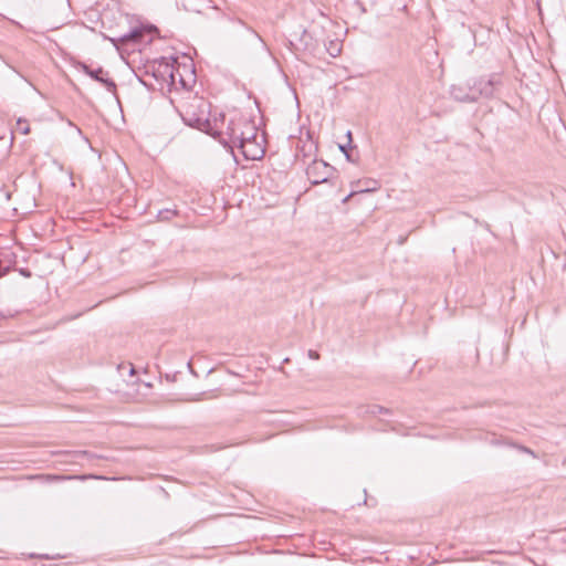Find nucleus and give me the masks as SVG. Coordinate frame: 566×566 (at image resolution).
Masks as SVG:
<instances>
[{"label":"nucleus","instance_id":"obj_1","mask_svg":"<svg viewBox=\"0 0 566 566\" xmlns=\"http://www.w3.org/2000/svg\"><path fill=\"white\" fill-rule=\"evenodd\" d=\"M337 170L324 160L314 159L306 168V176L313 186L332 182Z\"/></svg>","mask_w":566,"mask_h":566},{"label":"nucleus","instance_id":"obj_8","mask_svg":"<svg viewBox=\"0 0 566 566\" xmlns=\"http://www.w3.org/2000/svg\"><path fill=\"white\" fill-rule=\"evenodd\" d=\"M247 126L244 127V136L242 137V144L256 140L261 138L259 135V129L255 123L252 119H249Z\"/></svg>","mask_w":566,"mask_h":566},{"label":"nucleus","instance_id":"obj_23","mask_svg":"<svg viewBox=\"0 0 566 566\" xmlns=\"http://www.w3.org/2000/svg\"><path fill=\"white\" fill-rule=\"evenodd\" d=\"M21 274H23L27 277L31 275V273L28 270H21Z\"/></svg>","mask_w":566,"mask_h":566},{"label":"nucleus","instance_id":"obj_9","mask_svg":"<svg viewBox=\"0 0 566 566\" xmlns=\"http://www.w3.org/2000/svg\"><path fill=\"white\" fill-rule=\"evenodd\" d=\"M159 72L161 73L163 77L168 76L171 83L176 82L174 65L166 59H163V61L159 63Z\"/></svg>","mask_w":566,"mask_h":566},{"label":"nucleus","instance_id":"obj_10","mask_svg":"<svg viewBox=\"0 0 566 566\" xmlns=\"http://www.w3.org/2000/svg\"><path fill=\"white\" fill-rule=\"evenodd\" d=\"M143 38V31L142 30H138V29H135L126 34H124L122 38H120V41L123 43H128V42H139Z\"/></svg>","mask_w":566,"mask_h":566},{"label":"nucleus","instance_id":"obj_3","mask_svg":"<svg viewBox=\"0 0 566 566\" xmlns=\"http://www.w3.org/2000/svg\"><path fill=\"white\" fill-rule=\"evenodd\" d=\"M77 69L81 70L86 75H88L91 78L103 84L108 92H111V93L116 92L117 86H116L115 82L112 78H109L108 76H104V75H107V73L103 70V67L99 66L94 70V69H91L87 64L80 62L77 64Z\"/></svg>","mask_w":566,"mask_h":566},{"label":"nucleus","instance_id":"obj_4","mask_svg":"<svg viewBox=\"0 0 566 566\" xmlns=\"http://www.w3.org/2000/svg\"><path fill=\"white\" fill-rule=\"evenodd\" d=\"M499 83L500 80L495 75L488 80L480 78L479 81H475L474 84L471 86L472 93L474 95V102L478 101L480 97H491L494 93L495 86Z\"/></svg>","mask_w":566,"mask_h":566},{"label":"nucleus","instance_id":"obj_7","mask_svg":"<svg viewBox=\"0 0 566 566\" xmlns=\"http://www.w3.org/2000/svg\"><path fill=\"white\" fill-rule=\"evenodd\" d=\"M450 94L452 98L459 102H474V95L472 93L471 86H462V85H452L450 88Z\"/></svg>","mask_w":566,"mask_h":566},{"label":"nucleus","instance_id":"obj_6","mask_svg":"<svg viewBox=\"0 0 566 566\" xmlns=\"http://www.w3.org/2000/svg\"><path fill=\"white\" fill-rule=\"evenodd\" d=\"M184 122L193 128H197L199 130L213 134L211 132V125L210 122L205 115H196L195 113H190L189 111H186V113L182 115Z\"/></svg>","mask_w":566,"mask_h":566},{"label":"nucleus","instance_id":"obj_20","mask_svg":"<svg viewBox=\"0 0 566 566\" xmlns=\"http://www.w3.org/2000/svg\"><path fill=\"white\" fill-rule=\"evenodd\" d=\"M377 411H378V412H382V411H385V409H384L382 407H379V406H375V407H373L371 412H373V413H376Z\"/></svg>","mask_w":566,"mask_h":566},{"label":"nucleus","instance_id":"obj_26","mask_svg":"<svg viewBox=\"0 0 566 566\" xmlns=\"http://www.w3.org/2000/svg\"><path fill=\"white\" fill-rule=\"evenodd\" d=\"M135 371L134 367L130 368V375H133Z\"/></svg>","mask_w":566,"mask_h":566},{"label":"nucleus","instance_id":"obj_15","mask_svg":"<svg viewBox=\"0 0 566 566\" xmlns=\"http://www.w3.org/2000/svg\"><path fill=\"white\" fill-rule=\"evenodd\" d=\"M247 30L250 33V35L253 39H255L262 46L265 45L263 39L261 38V35L256 31H254L252 28H249V27H247Z\"/></svg>","mask_w":566,"mask_h":566},{"label":"nucleus","instance_id":"obj_22","mask_svg":"<svg viewBox=\"0 0 566 566\" xmlns=\"http://www.w3.org/2000/svg\"><path fill=\"white\" fill-rule=\"evenodd\" d=\"M521 450L526 452V453H530L532 455L534 454L533 451L531 449L526 448V447H522Z\"/></svg>","mask_w":566,"mask_h":566},{"label":"nucleus","instance_id":"obj_2","mask_svg":"<svg viewBox=\"0 0 566 566\" xmlns=\"http://www.w3.org/2000/svg\"><path fill=\"white\" fill-rule=\"evenodd\" d=\"M249 118H245L243 116H237L232 118L227 127L226 135L228 139H222V143L230 147L231 150L233 148L239 147L240 144H242V137L244 136V127L248 124Z\"/></svg>","mask_w":566,"mask_h":566},{"label":"nucleus","instance_id":"obj_19","mask_svg":"<svg viewBox=\"0 0 566 566\" xmlns=\"http://www.w3.org/2000/svg\"><path fill=\"white\" fill-rule=\"evenodd\" d=\"M308 357L311 359H315L316 360V359L319 358V354L317 352L311 349V350H308Z\"/></svg>","mask_w":566,"mask_h":566},{"label":"nucleus","instance_id":"obj_21","mask_svg":"<svg viewBox=\"0 0 566 566\" xmlns=\"http://www.w3.org/2000/svg\"><path fill=\"white\" fill-rule=\"evenodd\" d=\"M7 273V269L2 268V261L0 260V276L4 275Z\"/></svg>","mask_w":566,"mask_h":566},{"label":"nucleus","instance_id":"obj_12","mask_svg":"<svg viewBox=\"0 0 566 566\" xmlns=\"http://www.w3.org/2000/svg\"><path fill=\"white\" fill-rule=\"evenodd\" d=\"M177 214L178 211L176 209H163L158 211L157 219L159 221H168Z\"/></svg>","mask_w":566,"mask_h":566},{"label":"nucleus","instance_id":"obj_16","mask_svg":"<svg viewBox=\"0 0 566 566\" xmlns=\"http://www.w3.org/2000/svg\"><path fill=\"white\" fill-rule=\"evenodd\" d=\"M327 51L329 52V54L332 56H337L340 52V48L338 45V43H334V42H331V46L327 49Z\"/></svg>","mask_w":566,"mask_h":566},{"label":"nucleus","instance_id":"obj_14","mask_svg":"<svg viewBox=\"0 0 566 566\" xmlns=\"http://www.w3.org/2000/svg\"><path fill=\"white\" fill-rule=\"evenodd\" d=\"M346 135L348 137V145H339V149H340L342 153L345 154L346 158L349 159L348 149L352 148V146H350V143H352V132L348 130Z\"/></svg>","mask_w":566,"mask_h":566},{"label":"nucleus","instance_id":"obj_13","mask_svg":"<svg viewBox=\"0 0 566 566\" xmlns=\"http://www.w3.org/2000/svg\"><path fill=\"white\" fill-rule=\"evenodd\" d=\"M17 129L23 135H27L30 133V126H29L28 122L22 118L18 119Z\"/></svg>","mask_w":566,"mask_h":566},{"label":"nucleus","instance_id":"obj_11","mask_svg":"<svg viewBox=\"0 0 566 566\" xmlns=\"http://www.w3.org/2000/svg\"><path fill=\"white\" fill-rule=\"evenodd\" d=\"M88 478L101 479V476H95V475H48V479L51 481L73 480V479L86 480Z\"/></svg>","mask_w":566,"mask_h":566},{"label":"nucleus","instance_id":"obj_17","mask_svg":"<svg viewBox=\"0 0 566 566\" xmlns=\"http://www.w3.org/2000/svg\"><path fill=\"white\" fill-rule=\"evenodd\" d=\"M369 191V188H357L355 190H353L350 193H348L344 199H343V202L346 203L349 201V199L355 196L356 193L358 192H367Z\"/></svg>","mask_w":566,"mask_h":566},{"label":"nucleus","instance_id":"obj_24","mask_svg":"<svg viewBox=\"0 0 566 566\" xmlns=\"http://www.w3.org/2000/svg\"><path fill=\"white\" fill-rule=\"evenodd\" d=\"M4 197H6V200H10V197H11L10 192H6Z\"/></svg>","mask_w":566,"mask_h":566},{"label":"nucleus","instance_id":"obj_18","mask_svg":"<svg viewBox=\"0 0 566 566\" xmlns=\"http://www.w3.org/2000/svg\"><path fill=\"white\" fill-rule=\"evenodd\" d=\"M73 454L77 458V457H87L90 459H93V458H98L97 455L88 452V451H74Z\"/></svg>","mask_w":566,"mask_h":566},{"label":"nucleus","instance_id":"obj_5","mask_svg":"<svg viewBox=\"0 0 566 566\" xmlns=\"http://www.w3.org/2000/svg\"><path fill=\"white\" fill-rule=\"evenodd\" d=\"M263 142L264 138L261 136V138L256 140L240 144L237 148L247 160H259L265 154Z\"/></svg>","mask_w":566,"mask_h":566},{"label":"nucleus","instance_id":"obj_25","mask_svg":"<svg viewBox=\"0 0 566 566\" xmlns=\"http://www.w3.org/2000/svg\"><path fill=\"white\" fill-rule=\"evenodd\" d=\"M238 23H240V24H242V25H245V24L243 23V21H242V20H240V19L238 20Z\"/></svg>","mask_w":566,"mask_h":566}]
</instances>
